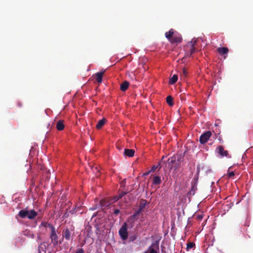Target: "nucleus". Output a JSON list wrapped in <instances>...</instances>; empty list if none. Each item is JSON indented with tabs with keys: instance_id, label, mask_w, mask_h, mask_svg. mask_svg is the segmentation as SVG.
Instances as JSON below:
<instances>
[{
	"instance_id": "nucleus-27",
	"label": "nucleus",
	"mask_w": 253,
	"mask_h": 253,
	"mask_svg": "<svg viewBox=\"0 0 253 253\" xmlns=\"http://www.w3.org/2000/svg\"><path fill=\"white\" fill-rule=\"evenodd\" d=\"M126 194V192H122V193L119 194V196H120V197H121V198H122L124 196H125Z\"/></svg>"
},
{
	"instance_id": "nucleus-23",
	"label": "nucleus",
	"mask_w": 253,
	"mask_h": 253,
	"mask_svg": "<svg viewBox=\"0 0 253 253\" xmlns=\"http://www.w3.org/2000/svg\"><path fill=\"white\" fill-rule=\"evenodd\" d=\"M187 74H188V72L186 69V68H184L183 69H182V74L181 75V78H182V79H184L186 77L187 75Z\"/></svg>"
},
{
	"instance_id": "nucleus-11",
	"label": "nucleus",
	"mask_w": 253,
	"mask_h": 253,
	"mask_svg": "<svg viewBox=\"0 0 253 253\" xmlns=\"http://www.w3.org/2000/svg\"><path fill=\"white\" fill-rule=\"evenodd\" d=\"M197 184L196 182H192L191 188L190 191L188 193L187 196L189 198H190L192 196H193L196 191L197 189Z\"/></svg>"
},
{
	"instance_id": "nucleus-1",
	"label": "nucleus",
	"mask_w": 253,
	"mask_h": 253,
	"mask_svg": "<svg viewBox=\"0 0 253 253\" xmlns=\"http://www.w3.org/2000/svg\"><path fill=\"white\" fill-rule=\"evenodd\" d=\"M165 36L169 41L172 44L181 43L182 41V38L180 34L174 31L172 29L169 32H166Z\"/></svg>"
},
{
	"instance_id": "nucleus-37",
	"label": "nucleus",
	"mask_w": 253,
	"mask_h": 253,
	"mask_svg": "<svg viewBox=\"0 0 253 253\" xmlns=\"http://www.w3.org/2000/svg\"><path fill=\"white\" fill-rule=\"evenodd\" d=\"M164 158H165V156H163V157H162V160H163L164 159Z\"/></svg>"
},
{
	"instance_id": "nucleus-14",
	"label": "nucleus",
	"mask_w": 253,
	"mask_h": 253,
	"mask_svg": "<svg viewBox=\"0 0 253 253\" xmlns=\"http://www.w3.org/2000/svg\"><path fill=\"white\" fill-rule=\"evenodd\" d=\"M65 127L64 121L62 120H59L56 123V128L59 131L63 130Z\"/></svg>"
},
{
	"instance_id": "nucleus-22",
	"label": "nucleus",
	"mask_w": 253,
	"mask_h": 253,
	"mask_svg": "<svg viewBox=\"0 0 253 253\" xmlns=\"http://www.w3.org/2000/svg\"><path fill=\"white\" fill-rule=\"evenodd\" d=\"M41 225L44 226L45 228L49 227L52 230V228H55L51 224L46 222H42Z\"/></svg>"
},
{
	"instance_id": "nucleus-2",
	"label": "nucleus",
	"mask_w": 253,
	"mask_h": 253,
	"mask_svg": "<svg viewBox=\"0 0 253 253\" xmlns=\"http://www.w3.org/2000/svg\"><path fill=\"white\" fill-rule=\"evenodd\" d=\"M18 215L22 218L27 217L30 219H33L37 215V212L34 210L29 211L26 209L20 211Z\"/></svg>"
},
{
	"instance_id": "nucleus-30",
	"label": "nucleus",
	"mask_w": 253,
	"mask_h": 253,
	"mask_svg": "<svg viewBox=\"0 0 253 253\" xmlns=\"http://www.w3.org/2000/svg\"><path fill=\"white\" fill-rule=\"evenodd\" d=\"M158 166H154L150 170L151 171H154L158 168Z\"/></svg>"
},
{
	"instance_id": "nucleus-29",
	"label": "nucleus",
	"mask_w": 253,
	"mask_h": 253,
	"mask_svg": "<svg viewBox=\"0 0 253 253\" xmlns=\"http://www.w3.org/2000/svg\"><path fill=\"white\" fill-rule=\"evenodd\" d=\"M120 213V210L118 209H115L114 211V214L117 215Z\"/></svg>"
},
{
	"instance_id": "nucleus-25",
	"label": "nucleus",
	"mask_w": 253,
	"mask_h": 253,
	"mask_svg": "<svg viewBox=\"0 0 253 253\" xmlns=\"http://www.w3.org/2000/svg\"><path fill=\"white\" fill-rule=\"evenodd\" d=\"M194 246L195 244L193 243L190 242L188 244H187V249L189 250V249H192Z\"/></svg>"
},
{
	"instance_id": "nucleus-10",
	"label": "nucleus",
	"mask_w": 253,
	"mask_h": 253,
	"mask_svg": "<svg viewBox=\"0 0 253 253\" xmlns=\"http://www.w3.org/2000/svg\"><path fill=\"white\" fill-rule=\"evenodd\" d=\"M148 203L145 199H141L139 202L138 209L137 210L140 213L144 211Z\"/></svg>"
},
{
	"instance_id": "nucleus-19",
	"label": "nucleus",
	"mask_w": 253,
	"mask_h": 253,
	"mask_svg": "<svg viewBox=\"0 0 253 253\" xmlns=\"http://www.w3.org/2000/svg\"><path fill=\"white\" fill-rule=\"evenodd\" d=\"M178 80V76L176 75H173V76L170 79L169 84H175Z\"/></svg>"
},
{
	"instance_id": "nucleus-9",
	"label": "nucleus",
	"mask_w": 253,
	"mask_h": 253,
	"mask_svg": "<svg viewBox=\"0 0 253 253\" xmlns=\"http://www.w3.org/2000/svg\"><path fill=\"white\" fill-rule=\"evenodd\" d=\"M217 51L220 55H223L224 58H226L227 56V53H228L229 49L226 47H218L217 49Z\"/></svg>"
},
{
	"instance_id": "nucleus-18",
	"label": "nucleus",
	"mask_w": 253,
	"mask_h": 253,
	"mask_svg": "<svg viewBox=\"0 0 253 253\" xmlns=\"http://www.w3.org/2000/svg\"><path fill=\"white\" fill-rule=\"evenodd\" d=\"M161 183V177L159 176H154L153 178V183L155 185H159Z\"/></svg>"
},
{
	"instance_id": "nucleus-20",
	"label": "nucleus",
	"mask_w": 253,
	"mask_h": 253,
	"mask_svg": "<svg viewBox=\"0 0 253 253\" xmlns=\"http://www.w3.org/2000/svg\"><path fill=\"white\" fill-rule=\"evenodd\" d=\"M167 103L170 106H172L173 105V98L171 96H168L167 97Z\"/></svg>"
},
{
	"instance_id": "nucleus-39",
	"label": "nucleus",
	"mask_w": 253,
	"mask_h": 253,
	"mask_svg": "<svg viewBox=\"0 0 253 253\" xmlns=\"http://www.w3.org/2000/svg\"><path fill=\"white\" fill-rule=\"evenodd\" d=\"M34 234H32V238H33V237H34Z\"/></svg>"
},
{
	"instance_id": "nucleus-32",
	"label": "nucleus",
	"mask_w": 253,
	"mask_h": 253,
	"mask_svg": "<svg viewBox=\"0 0 253 253\" xmlns=\"http://www.w3.org/2000/svg\"><path fill=\"white\" fill-rule=\"evenodd\" d=\"M150 172H151V170H150V171H149L148 172H146V173H144V175H147L149 174L150 173Z\"/></svg>"
},
{
	"instance_id": "nucleus-5",
	"label": "nucleus",
	"mask_w": 253,
	"mask_h": 253,
	"mask_svg": "<svg viewBox=\"0 0 253 253\" xmlns=\"http://www.w3.org/2000/svg\"><path fill=\"white\" fill-rule=\"evenodd\" d=\"M197 42V41L196 39H193L187 44V47L189 48V55L188 54V55L191 56L194 52H195V46Z\"/></svg>"
},
{
	"instance_id": "nucleus-26",
	"label": "nucleus",
	"mask_w": 253,
	"mask_h": 253,
	"mask_svg": "<svg viewBox=\"0 0 253 253\" xmlns=\"http://www.w3.org/2000/svg\"><path fill=\"white\" fill-rule=\"evenodd\" d=\"M235 175V173L233 171L229 172L228 173V176L229 178H232L233 176H234Z\"/></svg>"
},
{
	"instance_id": "nucleus-13",
	"label": "nucleus",
	"mask_w": 253,
	"mask_h": 253,
	"mask_svg": "<svg viewBox=\"0 0 253 253\" xmlns=\"http://www.w3.org/2000/svg\"><path fill=\"white\" fill-rule=\"evenodd\" d=\"M104 73H105V70L99 72L98 73H97L95 74V79H96V82L98 83H99V84L101 83V82L102 81L103 75Z\"/></svg>"
},
{
	"instance_id": "nucleus-24",
	"label": "nucleus",
	"mask_w": 253,
	"mask_h": 253,
	"mask_svg": "<svg viewBox=\"0 0 253 253\" xmlns=\"http://www.w3.org/2000/svg\"><path fill=\"white\" fill-rule=\"evenodd\" d=\"M136 238H137V236L135 234L130 235L128 237L129 242H133L134 241H135L136 239Z\"/></svg>"
},
{
	"instance_id": "nucleus-35",
	"label": "nucleus",
	"mask_w": 253,
	"mask_h": 253,
	"mask_svg": "<svg viewBox=\"0 0 253 253\" xmlns=\"http://www.w3.org/2000/svg\"><path fill=\"white\" fill-rule=\"evenodd\" d=\"M117 196V198H118V199L119 200L120 199H121V197H120V196L118 195V196Z\"/></svg>"
},
{
	"instance_id": "nucleus-15",
	"label": "nucleus",
	"mask_w": 253,
	"mask_h": 253,
	"mask_svg": "<svg viewBox=\"0 0 253 253\" xmlns=\"http://www.w3.org/2000/svg\"><path fill=\"white\" fill-rule=\"evenodd\" d=\"M135 151L133 149H125L124 155L128 157H132L134 156Z\"/></svg>"
},
{
	"instance_id": "nucleus-16",
	"label": "nucleus",
	"mask_w": 253,
	"mask_h": 253,
	"mask_svg": "<svg viewBox=\"0 0 253 253\" xmlns=\"http://www.w3.org/2000/svg\"><path fill=\"white\" fill-rule=\"evenodd\" d=\"M107 120L105 118H103L102 119L99 120L96 126V127L97 129H101L103 126L105 125Z\"/></svg>"
},
{
	"instance_id": "nucleus-4",
	"label": "nucleus",
	"mask_w": 253,
	"mask_h": 253,
	"mask_svg": "<svg viewBox=\"0 0 253 253\" xmlns=\"http://www.w3.org/2000/svg\"><path fill=\"white\" fill-rule=\"evenodd\" d=\"M50 238L51 239V243L53 244V246H56L58 245V238L56 233L55 228H52V230H51Z\"/></svg>"
},
{
	"instance_id": "nucleus-17",
	"label": "nucleus",
	"mask_w": 253,
	"mask_h": 253,
	"mask_svg": "<svg viewBox=\"0 0 253 253\" xmlns=\"http://www.w3.org/2000/svg\"><path fill=\"white\" fill-rule=\"evenodd\" d=\"M128 85H129L128 82L126 81H124L121 84L120 89L122 91H125L128 88Z\"/></svg>"
},
{
	"instance_id": "nucleus-3",
	"label": "nucleus",
	"mask_w": 253,
	"mask_h": 253,
	"mask_svg": "<svg viewBox=\"0 0 253 253\" xmlns=\"http://www.w3.org/2000/svg\"><path fill=\"white\" fill-rule=\"evenodd\" d=\"M119 235L123 241H126L128 238L127 225L124 222L119 231Z\"/></svg>"
},
{
	"instance_id": "nucleus-6",
	"label": "nucleus",
	"mask_w": 253,
	"mask_h": 253,
	"mask_svg": "<svg viewBox=\"0 0 253 253\" xmlns=\"http://www.w3.org/2000/svg\"><path fill=\"white\" fill-rule=\"evenodd\" d=\"M211 135V132L210 131H207L202 134L199 138L200 142L203 144L206 143Z\"/></svg>"
},
{
	"instance_id": "nucleus-36",
	"label": "nucleus",
	"mask_w": 253,
	"mask_h": 253,
	"mask_svg": "<svg viewBox=\"0 0 253 253\" xmlns=\"http://www.w3.org/2000/svg\"><path fill=\"white\" fill-rule=\"evenodd\" d=\"M74 211H75V210L74 211H72L71 212L72 213H74Z\"/></svg>"
},
{
	"instance_id": "nucleus-33",
	"label": "nucleus",
	"mask_w": 253,
	"mask_h": 253,
	"mask_svg": "<svg viewBox=\"0 0 253 253\" xmlns=\"http://www.w3.org/2000/svg\"><path fill=\"white\" fill-rule=\"evenodd\" d=\"M115 201H117L119 200L118 198H117V196H115L114 198Z\"/></svg>"
},
{
	"instance_id": "nucleus-38",
	"label": "nucleus",
	"mask_w": 253,
	"mask_h": 253,
	"mask_svg": "<svg viewBox=\"0 0 253 253\" xmlns=\"http://www.w3.org/2000/svg\"><path fill=\"white\" fill-rule=\"evenodd\" d=\"M102 203H103V200H101V201H100V203H101V204H102Z\"/></svg>"
},
{
	"instance_id": "nucleus-28",
	"label": "nucleus",
	"mask_w": 253,
	"mask_h": 253,
	"mask_svg": "<svg viewBox=\"0 0 253 253\" xmlns=\"http://www.w3.org/2000/svg\"><path fill=\"white\" fill-rule=\"evenodd\" d=\"M76 253H84V251L82 248L79 249L77 250Z\"/></svg>"
},
{
	"instance_id": "nucleus-40",
	"label": "nucleus",
	"mask_w": 253,
	"mask_h": 253,
	"mask_svg": "<svg viewBox=\"0 0 253 253\" xmlns=\"http://www.w3.org/2000/svg\"><path fill=\"white\" fill-rule=\"evenodd\" d=\"M125 202H126V203H127V201H126V200H125Z\"/></svg>"
},
{
	"instance_id": "nucleus-12",
	"label": "nucleus",
	"mask_w": 253,
	"mask_h": 253,
	"mask_svg": "<svg viewBox=\"0 0 253 253\" xmlns=\"http://www.w3.org/2000/svg\"><path fill=\"white\" fill-rule=\"evenodd\" d=\"M62 236L66 240H70L71 239V233L69 229L66 228L63 231Z\"/></svg>"
},
{
	"instance_id": "nucleus-8",
	"label": "nucleus",
	"mask_w": 253,
	"mask_h": 253,
	"mask_svg": "<svg viewBox=\"0 0 253 253\" xmlns=\"http://www.w3.org/2000/svg\"><path fill=\"white\" fill-rule=\"evenodd\" d=\"M216 151L222 157H227L228 155V151L225 150L222 146H218L216 148Z\"/></svg>"
},
{
	"instance_id": "nucleus-34",
	"label": "nucleus",
	"mask_w": 253,
	"mask_h": 253,
	"mask_svg": "<svg viewBox=\"0 0 253 253\" xmlns=\"http://www.w3.org/2000/svg\"><path fill=\"white\" fill-rule=\"evenodd\" d=\"M67 216H68L67 213H65L63 215V217H64V218H66V217H67Z\"/></svg>"
},
{
	"instance_id": "nucleus-31",
	"label": "nucleus",
	"mask_w": 253,
	"mask_h": 253,
	"mask_svg": "<svg viewBox=\"0 0 253 253\" xmlns=\"http://www.w3.org/2000/svg\"><path fill=\"white\" fill-rule=\"evenodd\" d=\"M197 218L199 219H202L203 218V216L202 215H198L197 216Z\"/></svg>"
},
{
	"instance_id": "nucleus-21",
	"label": "nucleus",
	"mask_w": 253,
	"mask_h": 253,
	"mask_svg": "<svg viewBox=\"0 0 253 253\" xmlns=\"http://www.w3.org/2000/svg\"><path fill=\"white\" fill-rule=\"evenodd\" d=\"M140 212L137 210L128 218L127 220V222H129L130 220H134L135 219L136 217L138 216Z\"/></svg>"
},
{
	"instance_id": "nucleus-7",
	"label": "nucleus",
	"mask_w": 253,
	"mask_h": 253,
	"mask_svg": "<svg viewBox=\"0 0 253 253\" xmlns=\"http://www.w3.org/2000/svg\"><path fill=\"white\" fill-rule=\"evenodd\" d=\"M176 157L175 156L171 157L168 159V165L170 169H171L173 168H175V169H177L178 168L177 164L176 163Z\"/></svg>"
}]
</instances>
